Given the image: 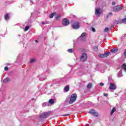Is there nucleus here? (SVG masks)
I'll return each instance as SVG.
<instances>
[{
    "label": "nucleus",
    "mask_w": 126,
    "mask_h": 126,
    "mask_svg": "<svg viewBox=\"0 0 126 126\" xmlns=\"http://www.w3.org/2000/svg\"><path fill=\"white\" fill-rule=\"evenodd\" d=\"M77 98V94H73L71 95L70 101H69V104H72L73 103H74V102L76 101Z\"/></svg>",
    "instance_id": "nucleus-1"
},
{
    "label": "nucleus",
    "mask_w": 126,
    "mask_h": 126,
    "mask_svg": "<svg viewBox=\"0 0 126 126\" xmlns=\"http://www.w3.org/2000/svg\"><path fill=\"white\" fill-rule=\"evenodd\" d=\"M88 58V56H87V54L86 53H83L82 54L80 60L81 62H82V63H84V62H86V61H87Z\"/></svg>",
    "instance_id": "nucleus-2"
},
{
    "label": "nucleus",
    "mask_w": 126,
    "mask_h": 126,
    "mask_svg": "<svg viewBox=\"0 0 126 126\" xmlns=\"http://www.w3.org/2000/svg\"><path fill=\"white\" fill-rule=\"evenodd\" d=\"M123 8H124V7L123 6H120L118 5L113 7V11L115 12H118V11L122 10Z\"/></svg>",
    "instance_id": "nucleus-3"
},
{
    "label": "nucleus",
    "mask_w": 126,
    "mask_h": 126,
    "mask_svg": "<svg viewBox=\"0 0 126 126\" xmlns=\"http://www.w3.org/2000/svg\"><path fill=\"white\" fill-rule=\"evenodd\" d=\"M50 114L51 111H49L48 112H44V113H42L40 115V118H41L42 119L48 118Z\"/></svg>",
    "instance_id": "nucleus-4"
},
{
    "label": "nucleus",
    "mask_w": 126,
    "mask_h": 126,
    "mask_svg": "<svg viewBox=\"0 0 126 126\" xmlns=\"http://www.w3.org/2000/svg\"><path fill=\"white\" fill-rule=\"evenodd\" d=\"M72 27L73 29H78L80 27V23H79V22H75L72 25Z\"/></svg>",
    "instance_id": "nucleus-5"
},
{
    "label": "nucleus",
    "mask_w": 126,
    "mask_h": 126,
    "mask_svg": "<svg viewBox=\"0 0 126 126\" xmlns=\"http://www.w3.org/2000/svg\"><path fill=\"white\" fill-rule=\"evenodd\" d=\"M110 54H111V52H107L104 54L99 55L98 57L101 58H107V57H109V56H110Z\"/></svg>",
    "instance_id": "nucleus-6"
},
{
    "label": "nucleus",
    "mask_w": 126,
    "mask_h": 126,
    "mask_svg": "<svg viewBox=\"0 0 126 126\" xmlns=\"http://www.w3.org/2000/svg\"><path fill=\"white\" fill-rule=\"evenodd\" d=\"M91 115H92L93 116H94V117H98L99 115L98 114V113L96 112L94 109H91L89 111V112Z\"/></svg>",
    "instance_id": "nucleus-7"
},
{
    "label": "nucleus",
    "mask_w": 126,
    "mask_h": 126,
    "mask_svg": "<svg viewBox=\"0 0 126 126\" xmlns=\"http://www.w3.org/2000/svg\"><path fill=\"white\" fill-rule=\"evenodd\" d=\"M62 23L63 26H67V25L69 24V20H67L66 18H64Z\"/></svg>",
    "instance_id": "nucleus-8"
},
{
    "label": "nucleus",
    "mask_w": 126,
    "mask_h": 126,
    "mask_svg": "<svg viewBox=\"0 0 126 126\" xmlns=\"http://www.w3.org/2000/svg\"><path fill=\"white\" fill-rule=\"evenodd\" d=\"M101 13H102V12L101 11V8H98L97 9H95V14L96 15L100 16L101 15Z\"/></svg>",
    "instance_id": "nucleus-9"
},
{
    "label": "nucleus",
    "mask_w": 126,
    "mask_h": 126,
    "mask_svg": "<svg viewBox=\"0 0 126 126\" xmlns=\"http://www.w3.org/2000/svg\"><path fill=\"white\" fill-rule=\"evenodd\" d=\"M116 85L113 83H110V86H109V89L110 90H116Z\"/></svg>",
    "instance_id": "nucleus-10"
},
{
    "label": "nucleus",
    "mask_w": 126,
    "mask_h": 126,
    "mask_svg": "<svg viewBox=\"0 0 126 126\" xmlns=\"http://www.w3.org/2000/svg\"><path fill=\"white\" fill-rule=\"evenodd\" d=\"M121 68L122 69H124V71H125V72H126V63H123L122 66H121Z\"/></svg>",
    "instance_id": "nucleus-11"
},
{
    "label": "nucleus",
    "mask_w": 126,
    "mask_h": 126,
    "mask_svg": "<svg viewBox=\"0 0 126 126\" xmlns=\"http://www.w3.org/2000/svg\"><path fill=\"white\" fill-rule=\"evenodd\" d=\"M64 90L65 92H68L69 91V87L68 85L66 86L64 88Z\"/></svg>",
    "instance_id": "nucleus-12"
},
{
    "label": "nucleus",
    "mask_w": 126,
    "mask_h": 126,
    "mask_svg": "<svg viewBox=\"0 0 126 126\" xmlns=\"http://www.w3.org/2000/svg\"><path fill=\"white\" fill-rule=\"evenodd\" d=\"M86 36V33L85 32H83L81 36H80V38H82V40H83V38H84V37H85Z\"/></svg>",
    "instance_id": "nucleus-13"
},
{
    "label": "nucleus",
    "mask_w": 126,
    "mask_h": 126,
    "mask_svg": "<svg viewBox=\"0 0 126 126\" xmlns=\"http://www.w3.org/2000/svg\"><path fill=\"white\" fill-rule=\"evenodd\" d=\"M4 19L6 20H8L9 19V14L7 13L6 15H4Z\"/></svg>",
    "instance_id": "nucleus-14"
},
{
    "label": "nucleus",
    "mask_w": 126,
    "mask_h": 126,
    "mask_svg": "<svg viewBox=\"0 0 126 126\" xmlns=\"http://www.w3.org/2000/svg\"><path fill=\"white\" fill-rule=\"evenodd\" d=\"M117 52H118V49L117 48L113 49L111 51V53H113L114 54L117 53Z\"/></svg>",
    "instance_id": "nucleus-15"
},
{
    "label": "nucleus",
    "mask_w": 126,
    "mask_h": 126,
    "mask_svg": "<svg viewBox=\"0 0 126 126\" xmlns=\"http://www.w3.org/2000/svg\"><path fill=\"white\" fill-rule=\"evenodd\" d=\"M115 112H116V108L113 107L112 109V111H111V115H113V114H114V113H115Z\"/></svg>",
    "instance_id": "nucleus-16"
},
{
    "label": "nucleus",
    "mask_w": 126,
    "mask_h": 126,
    "mask_svg": "<svg viewBox=\"0 0 126 126\" xmlns=\"http://www.w3.org/2000/svg\"><path fill=\"white\" fill-rule=\"evenodd\" d=\"M87 87V88H88V89H90L92 88V83L88 84Z\"/></svg>",
    "instance_id": "nucleus-17"
},
{
    "label": "nucleus",
    "mask_w": 126,
    "mask_h": 126,
    "mask_svg": "<svg viewBox=\"0 0 126 126\" xmlns=\"http://www.w3.org/2000/svg\"><path fill=\"white\" fill-rule=\"evenodd\" d=\"M10 81V79H4L3 80V83H7V82H9Z\"/></svg>",
    "instance_id": "nucleus-18"
},
{
    "label": "nucleus",
    "mask_w": 126,
    "mask_h": 126,
    "mask_svg": "<svg viewBox=\"0 0 126 126\" xmlns=\"http://www.w3.org/2000/svg\"><path fill=\"white\" fill-rule=\"evenodd\" d=\"M118 77H122L123 76V74H122L121 72H119L117 74Z\"/></svg>",
    "instance_id": "nucleus-19"
},
{
    "label": "nucleus",
    "mask_w": 126,
    "mask_h": 126,
    "mask_svg": "<svg viewBox=\"0 0 126 126\" xmlns=\"http://www.w3.org/2000/svg\"><path fill=\"white\" fill-rule=\"evenodd\" d=\"M124 22H126V18L123 19L121 21L119 22V23H124Z\"/></svg>",
    "instance_id": "nucleus-20"
},
{
    "label": "nucleus",
    "mask_w": 126,
    "mask_h": 126,
    "mask_svg": "<svg viewBox=\"0 0 126 126\" xmlns=\"http://www.w3.org/2000/svg\"><path fill=\"white\" fill-rule=\"evenodd\" d=\"M49 104H54V99H50L49 100Z\"/></svg>",
    "instance_id": "nucleus-21"
},
{
    "label": "nucleus",
    "mask_w": 126,
    "mask_h": 126,
    "mask_svg": "<svg viewBox=\"0 0 126 126\" xmlns=\"http://www.w3.org/2000/svg\"><path fill=\"white\" fill-rule=\"evenodd\" d=\"M55 16V13H51L49 15L50 18H53Z\"/></svg>",
    "instance_id": "nucleus-22"
},
{
    "label": "nucleus",
    "mask_w": 126,
    "mask_h": 126,
    "mask_svg": "<svg viewBox=\"0 0 126 126\" xmlns=\"http://www.w3.org/2000/svg\"><path fill=\"white\" fill-rule=\"evenodd\" d=\"M61 15H58L56 18L55 19H56V20H58L59 19H60V18H61Z\"/></svg>",
    "instance_id": "nucleus-23"
},
{
    "label": "nucleus",
    "mask_w": 126,
    "mask_h": 126,
    "mask_svg": "<svg viewBox=\"0 0 126 126\" xmlns=\"http://www.w3.org/2000/svg\"><path fill=\"white\" fill-rule=\"evenodd\" d=\"M109 30H111V29H109V28H106L104 30V32H108Z\"/></svg>",
    "instance_id": "nucleus-24"
},
{
    "label": "nucleus",
    "mask_w": 126,
    "mask_h": 126,
    "mask_svg": "<svg viewBox=\"0 0 126 126\" xmlns=\"http://www.w3.org/2000/svg\"><path fill=\"white\" fill-rule=\"evenodd\" d=\"M29 26H26L25 28V31H27L28 30H29Z\"/></svg>",
    "instance_id": "nucleus-25"
},
{
    "label": "nucleus",
    "mask_w": 126,
    "mask_h": 126,
    "mask_svg": "<svg viewBox=\"0 0 126 126\" xmlns=\"http://www.w3.org/2000/svg\"><path fill=\"white\" fill-rule=\"evenodd\" d=\"M68 53H73V50H72V49H69L68 50Z\"/></svg>",
    "instance_id": "nucleus-26"
},
{
    "label": "nucleus",
    "mask_w": 126,
    "mask_h": 126,
    "mask_svg": "<svg viewBox=\"0 0 126 126\" xmlns=\"http://www.w3.org/2000/svg\"><path fill=\"white\" fill-rule=\"evenodd\" d=\"M94 51H98V47L97 46H94Z\"/></svg>",
    "instance_id": "nucleus-27"
},
{
    "label": "nucleus",
    "mask_w": 126,
    "mask_h": 126,
    "mask_svg": "<svg viewBox=\"0 0 126 126\" xmlns=\"http://www.w3.org/2000/svg\"><path fill=\"white\" fill-rule=\"evenodd\" d=\"M92 31H93V32H96V30L95 28L92 27Z\"/></svg>",
    "instance_id": "nucleus-28"
},
{
    "label": "nucleus",
    "mask_w": 126,
    "mask_h": 126,
    "mask_svg": "<svg viewBox=\"0 0 126 126\" xmlns=\"http://www.w3.org/2000/svg\"><path fill=\"white\" fill-rule=\"evenodd\" d=\"M112 15H113V13H109L107 15V17H110V16H112Z\"/></svg>",
    "instance_id": "nucleus-29"
},
{
    "label": "nucleus",
    "mask_w": 126,
    "mask_h": 126,
    "mask_svg": "<svg viewBox=\"0 0 126 126\" xmlns=\"http://www.w3.org/2000/svg\"><path fill=\"white\" fill-rule=\"evenodd\" d=\"M34 62H35V59H32L30 61L31 63H34Z\"/></svg>",
    "instance_id": "nucleus-30"
},
{
    "label": "nucleus",
    "mask_w": 126,
    "mask_h": 126,
    "mask_svg": "<svg viewBox=\"0 0 126 126\" xmlns=\"http://www.w3.org/2000/svg\"><path fill=\"white\" fill-rule=\"evenodd\" d=\"M4 70L6 71V70H8V67H7V66H6L4 67Z\"/></svg>",
    "instance_id": "nucleus-31"
},
{
    "label": "nucleus",
    "mask_w": 126,
    "mask_h": 126,
    "mask_svg": "<svg viewBox=\"0 0 126 126\" xmlns=\"http://www.w3.org/2000/svg\"><path fill=\"white\" fill-rule=\"evenodd\" d=\"M68 116H69V114L63 115V117H68Z\"/></svg>",
    "instance_id": "nucleus-32"
},
{
    "label": "nucleus",
    "mask_w": 126,
    "mask_h": 126,
    "mask_svg": "<svg viewBox=\"0 0 126 126\" xmlns=\"http://www.w3.org/2000/svg\"><path fill=\"white\" fill-rule=\"evenodd\" d=\"M108 79H112V75H109L108 77Z\"/></svg>",
    "instance_id": "nucleus-33"
},
{
    "label": "nucleus",
    "mask_w": 126,
    "mask_h": 126,
    "mask_svg": "<svg viewBox=\"0 0 126 126\" xmlns=\"http://www.w3.org/2000/svg\"><path fill=\"white\" fill-rule=\"evenodd\" d=\"M100 86H104V83H100L99 84Z\"/></svg>",
    "instance_id": "nucleus-34"
},
{
    "label": "nucleus",
    "mask_w": 126,
    "mask_h": 126,
    "mask_svg": "<svg viewBox=\"0 0 126 126\" xmlns=\"http://www.w3.org/2000/svg\"><path fill=\"white\" fill-rule=\"evenodd\" d=\"M41 24H42L43 25H45V24H47V23L45 22H42L41 23Z\"/></svg>",
    "instance_id": "nucleus-35"
},
{
    "label": "nucleus",
    "mask_w": 126,
    "mask_h": 126,
    "mask_svg": "<svg viewBox=\"0 0 126 126\" xmlns=\"http://www.w3.org/2000/svg\"><path fill=\"white\" fill-rule=\"evenodd\" d=\"M112 5H115V4H116V2H112Z\"/></svg>",
    "instance_id": "nucleus-36"
},
{
    "label": "nucleus",
    "mask_w": 126,
    "mask_h": 126,
    "mask_svg": "<svg viewBox=\"0 0 126 126\" xmlns=\"http://www.w3.org/2000/svg\"><path fill=\"white\" fill-rule=\"evenodd\" d=\"M30 1L31 2V5H32V4H33V2H32V0H30Z\"/></svg>",
    "instance_id": "nucleus-37"
},
{
    "label": "nucleus",
    "mask_w": 126,
    "mask_h": 126,
    "mask_svg": "<svg viewBox=\"0 0 126 126\" xmlns=\"http://www.w3.org/2000/svg\"><path fill=\"white\" fill-rule=\"evenodd\" d=\"M103 96H108V94H103Z\"/></svg>",
    "instance_id": "nucleus-38"
},
{
    "label": "nucleus",
    "mask_w": 126,
    "mask_h": 126,
    "mask_svg": "<svg viewBox=\"0 0 126 126\" xmlns=\"http://www.w3.org/2000/svg\"><path fill=\"white\" fill-rule=\"evenodd\" d=\"M124 55L126 56V49L125 50V52H124Z\"/></svg>",
    "instance_id": "nucleus-39"
},
{
    "label": "nucleus",
    "mask_w": 126,
    "mask_h": 126,
    "mask_svg": "<svg viewBox=\"0 0 126 126\" xmlns=\"http://www.w3.org/2000/svg\"><path fill=\"white\" fill-rule=\"evenodd\" d=\"M35 43H38V40H35Z\"/></svg>",
    "instance_id": "nucleus-40"
},
{
    "label": "nucleus",
    "mask_w": 126,
    "mask_h": 126,
    "mask_svg": "<svg viewBox=\"0 0 126 126\" xmlns=\"http://www.w3.org/2000/svg\"><path fill=\"white\" fill-rule=\"evenodd\" d=\"M124 37H126V34H124Z\"/></svg>",
    "instance_id": "nucleus-41"
},
{
    "label": "nucleus",
    "mask_w": 126,
    "mask_h": 126,
    "mask_svg": "<svg viewBox=\"0 0 126 126\" xmlns=\"http://www.w3.org/2000/svg\"><path fill=\"white\" fill-rule=\"evenodd\" d=\"M5 79H9V78H6Z\"/></svg>",
    "instance_id": "nucleus-42"
},
{
    "label": "nucleus",
    "mask_w": 126,
    "mask_h": 126,
    "mask_svg": "<svg viewBox=\"0 0 126 126\" xmlns=\"http://www.w3.org/2000/svg\"><path fill=\"white\" fill-rule=\"evenodd\" d=\"M38 78H40V77H38Z\"/></svg>",
    "instance_id": "nucleus-43"
}]
</instances>
